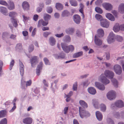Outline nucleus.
I'll list each match as a JSON object with an SVG mask.
<instances>
[{"label": "nucleus", "instance_id": "338daca9", "mask_svg": "<svg viewBox=\"0 0 124 124\" xmlns=\"http://www.w3.org/2000/svg\"><path fill=\"white\" fill-rule=\"evenodd\" d=\"M114 117L117 119L119 118L120 116V115L118 112H116L114 113Z\"/></svg>", "mask_w": 124, "mask_h": 124}, {"label": "nucleus", "instance_id": "2f4dec72", "mask_svg": "<svg viewBox=\"0 0 124 124\" xmlns=\"http://www.w3.org/2000/svg\"><path fill=\"white\" fill-rule=\"evenodd\" d=\"M120 25L118 23H116L115 24L113 28V30L116 32L118 31L120 29Z\"/></svg>", "mask_w": 124, "mask_h": 124}, {"label": "nucleus", "instance_id": "5fc2aeb1", "mask_svg": "<svg viewBox=\"0 0 124 124\" xmlns=\"http://www.w3.org/2000/svg\"><path fill=\"white\" fill-rule=\"evenodd\" d=\"M0 124H7V120L6 118L2 119L0 122Z\"/></svg>", "mask_w": 124, "mask_h": 124}, {"label": "nucleus", "instance_id": "39448f33", "mask_svg": "<svg viewBox=\"0 0 124 124\" xmlns=\"http://www.w3.org/2000/svg\"><path fill=\"white\" fill-rule=\"evenodd\" d=\"M105 76L111 79L114 77V73L112 71L109 70H106L104 72Z\"/></svg>", "mask_w": 124, "mask_h": 124}, {"label": "nucleus", "instance_id": "4d7b16f0", "mask_svg": "<svg viewBox=\"0 0 124 124\" xmlns=\"http://www.w3.org/2000/svg\"><path fill=\"white\" fill-rule=\"evenodd\" d=\"M77 82H76L73 85V89L74 91H76L77 90Z\"/></svg>", "mask_w": 124, "mask_h": 124}, {"label": "nucleus", "instance_id": "6e6d98bb", "mask_svg": "<svg viewBox=\"0 0 124 124\" xmlns=\"http://www.w3.org/2000/svg\"><path fill=\"white\" fill-rule=\"evenodd\" d=\"M22 16L23 17V21L24 23L29 20V17L25 16L24 15H23Z\"/></svg>", "mask_w": 124, "mask_h": 124}, {"label": "nucleus", "instance_id": "6ab92c4d", "mask_svg": "<svg viewBox=\"0 0 124 124\" xmlns=\"http://www.w3.org/2000/svg\"><path fill=\"white\" fill-rule=\"evenodd\" d=\"M48 23V22H46L43 19H41L38 21V27H40L42 25L43 26H46L47 25Z\"/></svg>", "mask_w": 124, "mask_h": 124}, {"label": "nucleus", "instance_id": "dca6fc26", "mask_svg": "<svg viewBox=\"0 0 124 124\" xmlns=\"http://www.w3.org/2000/svg\"><path fill=\"white\" fill-rule=\"evenodd\" d=\"M19 70L20 73L21 75L22 76L24 73V67L23 64L19 60Z\"/></svg>", "mask_w": 124, "mask_h": 124}, {"label": "nucleus", "instance_id": "c9c22d12", "mask_svg": "<svg viewBox=\"0 0 124 124\" xmlns=\"http://www.w3.org/2000/svg\"><path fill=\"white\" fill-rule=\"evenodd\" d=\"M92 103L95 108H98L99 102L97 100L95 99H93Z\"/></svg>", "mask_w": 124, "mask_h": 124}, {"label": "nucleus", "instance_id": "f8f14e48", "mask_svg": "<svg viewBox=\"0 0 124 124\" xmlns=\"http://www.w3.org/2000/svg\"><path fill=\"white\" fill-rule=\"evenodd\" d=\"M8 5L7 6L8 9L9 10H13L15 9V6L13 2L10 0L8 1Z\"/></svg>", "mask_w": 124, "mask_h": 124}, {"label": "nucleus", "instance_id": "bf43d9fd", "mask_svg": "<svg viewBox=\"0 0 124 124\" xmlns=\"http://www.w3.org/2000/svg\"><path fill=\"white\" fill-rule=\"evenodd\" d=\"M44 61L45 62V63L46 65H50V63L49 62L48 59L46 58H44Z\"/></svg>", "mask_w": 124, "mask_h": 124}, {"label": "nucleus", "instance_id": "1a4fd4ad", "mask_svg": "<svg viewBox=\"0 0 124 124\" xmlns=\"http://www.w3.org/2000/svg\"><path fill=\"white\" fill-rule=\"evenodd\" d=\"M95 86L99 89L101 91H104L105 87L103 84L98 82H96L95 83Z\"/></svg>", "mask_w": 124, "mask_h": 124}, {"label": "nucleus", "instance_id": "a878e982", "mask_svg": "<svg viewBox=\"0 0 124 124\" xmlns=\"http://www.w3.org/2000/svg\"><path fill=\"white\" fill-rule=\"evenodd\" d=\"M118 11L119 12L122 14L124 13V4L121 3L119 6Z\"/></svg>", "mask_w": 124, "mask_h": 124}, {"label": "nucleus", "instance_id": "9b49d317", "mask_svg": "<svg viewBox=\"0 0 124 124\" xmlns=\"http://www.w3.org/2000/svg\"><path fill=\"white\" fill-rule=\"evenodd\" d=\"M101 26L103 27L106 28L108 27L109 23L106 19H103L100 22Z\"/></svg>", "mask_w": 124, "mask_h": 124}, {"label": "nucleus", "instance_id": "b1692460", "mask_svg": "<svg viewBox=\"0 0 124 124\" xmlns=\"http://www.w3.org/2000/svg\"><path fill=\"white\" fill-rule=\"evenodd\" d=\"M0 12L4 15H8V10L6 8L1 6L0 7Z\"/></svg>", "mask_w": 124, "mask_h": 124}, {"label": "nucleus", "instance_id": "58836bf2", "mask_svg": "<svg viewBox=\"0 0 124 124\" xmlns=\"http://www.w3.org/2000/svg\"><path fill=\"white\" fill-rule=\"evenodd\" d=\"M100 108L101 111L105 112L106 110V107L105 104H101L100 105Z\"/></svg>", "mask_w": 124, "mask_h": 124}, {"label": "nucleus", "instance_id": "680f3d73", "mask_svg": "<svg viewBox=\"0 0 124 124\" xmlns=\"http://www.w3.org/2000/svg\"><path fill=\"white\" fill-rule=\"evenodd\" d=\"M73 94V92L72 91H70L67 95L65 94L64 97H68V98H70Z\"/></svg>", "mask_w": 124, "mask_h": 124}, {"label": "nucleus", "instance_id": "f704fd0d", "mask_svg": "<svg viewBox=\"0 0 124 124\" xmlns=\"http://www.w3.org/2000/svg\"><path fill=\"white\" fill-rule=\"evenodd\" d=\"M51 16L46 13H44L43 16V18L46 22L50 20L51 18Z\"/></svg>", "mask_w": 124, "mask_h": 124}, {"label": "nucleus", "instance_id": "473e14b6", "mask_svg": "<svg viewBox=\"0 0 124 124\" xmlns=\"http://www.w3.org/2000/svg\"><path fill=\"white\" fill-rule=\"evenodd\" d=\"M70 13L67 10H64L62 12L61 16L63 17H67L69 16Z\"/></svg>", "mask_w": 124, "mask_h": 124}, {"label": "nucleus", "instance_id": "4be33fe9", "mask_svg": "<svg viewBox=\"0 0 124 124\" xmlns=\"http://www.w3.org/2000/svg\"><path fill=\"white\" fill-rule=\"evenodd\" d=\"M95 114L96 118L99 121H101L102 120V115L100 111H97L95 113Z\"/></svg>", "mask_w": 124, "mask_h": 124}, {"label": "nucleus", "instance_id": "423d86ee", "mask_svg": "<svg viewBox=\"0 0 124 124\" xmlns=\"http://www.w3.org/2000/svg\"><path fill=\"white\" fill-rule=\"evenodd\" d=\"M114 69L115 73L117 74L120 75L122 72V68L120 66L116 64L114 66Z\"/></svg>", "mask_w": 124, "mask_h": 124}, {"label": "nucleus", "instance_id": "c85d7f7f", "mask_svg": "<svg viewBox=\"0 0 124 124\" xmlns=\"http://www.w3.org/2000/svg\"><path fill=\"white\" fill-rule=\"evenodd\" d=\"M98 36L99 37H103L104 34V31L102 29H99L97 30Z\"/></svg>", "mask_w": 124, "mask_h": 124}, {"label": "nucleus", "instance_id": "2eb2a0df", "mask_svg": "<svg viewBox=\"0 0 124 124\" xmlns=\"http://www.w3.org/2000/svg\"><path fill=\"white\" fill-rule=\"evenodd\" d=\"M32 119L30 117H26L23 119V122L25 124H31L32 122Z\"/></svg>", "mask_w": 124, "mask_h": 124}, {"label": "nucleus", "instance_id": "412c9836", "mask_svg": "<svg viewBox=\"0 0 124 124\" xmlns=\"http://www.w3.org/2000/svg\"><path fill=\"white\" fill-rule=\"evenodd\" d=\"M49 42L50 44L52 46H54L56 42L55 39L53 37H50L49 39Z\"/></svg>", "mask_w": 124, "mask_h": 124}, {"label": "nucleus", "instance_id": "cd10ccee", "mask_svg": "<svg viewBox=\"0 0 124 124\" xmlns=\"http://www.w3.org/2000/svg\"><path fill=\"white\" fill-rule=\"evenodd\" d=\"M79 103L80 105L84 108H87L88 106L87 103L84 101L80 100L79 101Z\"/></svg>", "mask_w": 124, "mask_h": 124}, {"label": "nucleus", "instance_id": "aec40b11", "mask_svg": "<svg viewBox=\"0 0 124 124\" xmlns=\"http://www.w3.org/2000/svg\"><path fill=\"white\" fill-rule=\"evenodd\" d=\"M87 91L88 93L92 95H95L96 93V91L95 89L93 87L88 88L87 89Z\"/></svg>", "mask_w": 124, "mask_h": 124}, {"label": "nucleus", "instance_id": "7c9ffc66", "mask_svg": "<svg viewBox=\"0 0 124 124\" xmlns=\"http://www.w3.org/2000/svg\"><path fill=\"white\" fill-rule=\"evenodd\" d=\"M55 7L57 10H62L63 8V6L62 5L59 3H56Z\"/></svg>", "mask_w": 124, "mask_h": 124}, {"label": "nucleus", "instance_id": "a211bd4d", "mask_svg": "<svg viewBox=\"0 0 124 124\" xmlns=\"http://www.w3.org/2000/svg\"><path fill=\"white\" fill-rule=\"evenodd\" d=\"M22 6L24 10L27 11L29 9V4L26 1H24L22 3Z\"/></svg>", "mask_w": 124, "mask_h": 124}, {"label": "nucleus", "instance_id": "5701e85b", "mask_svg": "<svg viewBox=\"0 0 124 124\" xmlns=\"http://www.w3.org/2000/svg\"><path fill=\"white\" fill-rule=\"evenodd\" d=\"M115 105L116 106L119 108H122L124 106L123 102L120 100L117 101L115 102Z\"/></svg>", "mask_w": 124, "mask_h": 124}, {"label": "nucleus", "instance_id": "a18cd8bd", "mask_svg": "<svg viewBox=\"0 0 124 124\" xmlns=\"http://www.w3.org/2000/svg\"><path fill=\"white\" fill-rule=\"evenodd\" d=\"M58 81V80H55V81H54V83L55 84V85L54 86V87H53V84L52 83L51 84V87L52 88V91H53L54 92V89H56L57 88L56 84L57 83Z\"/></svg>", "mask_w": 124, "mask_h": 124}, {"label": "nucleus", "instance_id": "37998d69", "mask_svg": "<svg viewBox=\"0 0 124 124\" xmlns=\"http://www.w3.org/2000/svg\"><path fill=\"white\" fill-rule=\"evenodd\" d=\"M95 17L97 20L98 21H100V22L103 19L102 16L98 14H97L95 15Z\"/></svg>", "mask_w": 124, "mask_h": 124}, {"label": "nucleus", "instance_id": "a19ab883", "mask_svg": "<svg viewBox=\"0 0 124 124\" xmlns=\"http://www.w3.org/2000/svg\"><path fill=\"white\" fill-rule=\"evenodd\" d=\"M9 36V33L6 32H5L3 33L2 35V38L4 40H5L6 38H8Z\"/></svg>", "mask_w": 124, "mask_h": 124}, {"label": "nucleus", "instance_id": "20e7f679", "mask_svg": "<svg viewBox=\"0 0 124 124\" xmlns=\"http://www.w3.org/2000/svg\"><path fill=\"white\" fill-rule=\"evenodd\" d=\"M100 80L105 85H107L110 83V81L104 76L103 74H101L99 77Z\"/></svg>", "mask_w": 124, "mask_h": 124}, {"label": "nucleus", "instance_id": "c756f323", "mask_svg": "<svg viewBox=\"0 0 124 124\" xmlns=\"http://www.w3.org/2000/svg\"><path fill=\"white\" fill-rule=\"evenodd\" d=\"M83 52L80 51L75 53L73 55V58H77L80 57L82 55Z\"/></svg>", "mask_w": 124, "mask_h": 124}, {"label": "nucleus", "instance_id": "72a5a7b5", "mask_svg": "<svg viewBox=\"0 0 124 124\" xmlns=\"http://www.w3.org/2000/svg\"><path fill=\"white\" fill-rule=\"evenodd\" d=\"M62 40L64 42H69L70 41L71 38L69 36L66 35L64 36Z\"/></svg>", "mask_w": 124, "mask_h": 124}, {"label": "nucleus", "instance_id": "69168bd1", "mask_svg": "<svg viewBox=\"0 0 124 124\" xmlns=\"http://www.w3.org/2000/svg\"><path fill=\"white\" fill-rule=\"evenodd\" d=\"M25 81H21V88L22 89H26V87H25Z\"/></svg>", "mask_w": 124, "mask_h": 124}, {"label": "nucleus", "instance_id": "0eeeda50", "mask_svg": "<svg viewBox=\"0 0 124 124\" xmlns=\"http://www.w3.org/2000/svg\"><path fill=\"white\" fill-rule=\"evenodd\" d=\"M30 62L31 66L34 67L38 62V57L36 56H33L31 58Z\"/></svg>", "mask_w": 124, "mask_h": 124}, {"label": "nucleus", "instance_id": "9d476101", "mask_svg": "<svg viewBox=\"0 0 124 124\" xmlns=\"http://www.w3.org/2000/svg\"><path fill=\"white\" fill-rule=\"evenodd\" d=\"M103 7L107 10L110 11L113 8L112 5L109 3L105 2L102 3Z\"/></svg>", "mask_w": 124, "mask_h": 124}, {"label": "nucleus", "instance_id": "bb28decb", "mask_svg": "<svg viewBox=\"0 0 124 124\" xmlns=\"http://www.w3.org/2000/svg\"><path fill=\"white\" fill-rule=\"evenodd\" d=\"M74 28H69L65 30V32L67 34L70 35H72L74 33Z\"/></svg>", "mask_w": 124, "mask_h": 124}, {"label": "nucleus", "instance_id": "f03ea898", "mask_svg": "<svg viewBox=\"0 0 124 124\" xmlns=\"http://www.w3.org/2000/svg\"><path fill=\"white\" fill-rule=\"evenodd\" d=\"M61 46L63 50L67 53H69L70 51L72 52L74 50V47L72 45L67 46L64 43H62Z\"/></svg>", "mask_w": 124, "mask_h": 124}, {"label": "nucleus", "instance_id": "774afa93", "mask_svg": "<svg viewBox=\"0 0 124 124\" xmlns=\"http://www.w3.org/2000/svg\"><path fill=\"white\" fill-rule=\"evenodd\" d=\"M51 33L50 32H45L43 33V36L45 37H47Z\"/></svg>", "mask_w": 124, "mask_h": 124}, {"label": "nucleus", "instance_id": "09e8293b", "mask_svg": "<svg viewBox=\"0 0 124 124\" xmlns=\"http://www.w3.org/2000/svg\"><path fill=\"white\" fill-rule=\"evenodd\" d=\"M34 49V46L33 45L31 44L28 47V50L29 53L32 52Z\"/></svg>", "mask_w": 124, "mask_h": 124}, {"label": "nucleus", "instance_id": "0e129e2a", "mask_svg": "<svg viewBox=\"0 0 124 124\" xmlns=\"http://www.w3.org/2000/svg\"><path fill=\"white\" fill-rule=\"evenodd\" d=\"M59 54L61 59H64L65 58V54L63 52H62L59 53Z\"/></svg>", "mask_w": 124, "mask_h": 124}, {"label": "nucleus", "instance_id": "f3484780", "mask_svg": "<svg viewBox=\"0 0 124 124\" xmlns=\"http://www.w3.org/2000/svg\"><path fill=\"white\" fill-rule=\"evenodd\" d=\"M94 41L95 44L98 46L101 45L102 43L101 40L96 36H95Z\"/></svg>", "mask_w": 124, "mask_h": 124}, {"label": "nucleus", "instance_id": "8fccbe9b", "mask_svg": "<svg viewBox=\"0 0 124 124\" xmlns=\"http://www.w3.org/2000/svg\"><path fill=\"white\" fill-rule=\"evenodd\" d=\"M16 50L18 51L21 50L22 49L21 44H17L16 46Z\"/></svg>", "mask_w": 124, "mask_h": 124}, {"label": "nucleus", "instance_id": "393cba45", "mask_svg": "<svg viewBox=\"0 0 124 124\" xmlns=\"http://www.w3.org/2000/svg\"><path fill=\"white\" fill-rule=\"evenodd\" d=\"M106 16L108 19L111 21H114L115 20L114 16L110 13L107 14L106 15Z\"/></svg>", "mask_w": 124, "mask_h": 124}, {"label": "nucleus", "instance_id": "052dcab7", "mask_svg": "<svg viewBox=\"0 0 124 124\" xmlns=\"http://www.w3.org/2000/svg\"><path fill=\"white\" fill-rule=\"evenodd\" d=\"M0 4L6 6L8 5V3L6 1L2 0H0Z\"/></svg>", "mask_w": 124, "mask_h": 124}, {"label": "nucleus", "instance_id": "ddd939ff", "mask_svg": "<svg viewBox=\"0 0 124 124\" xmlns=\"http://www.w3.org/2000/svg\"><path fill=\"white\" fill-rule=\"evenodd\" d=\"M73 20L74 22L77 24H79L80 23L81 17L79 16L78 15H75L73 16Z\"/></svg>", "mask_w": 124, "mask_h": 124}, {"label": "nucleus", "instance_id": "603ef678", "mask_svg": "<svg viewBox=\"0 0 124 124\" xmlns=\"http://www.w3.org/2000/svg\"><path fill=\"white\" fill-rule=\"evenodd\" d=\"M46 11L49 13H51L53 11V8L50 7H48L46 8Z\"/></svg>", "mask_w": 124, "mask_h": 124}, {"label": "nucleus", "instance_id": "4c0bfd02", "mask_svg": "<svg viewBox=\"0 0 124 124\" xmlns=\"http://www.w3.org/2000/svg\"><path fill=\"white\" fill-rule=\"evenodd\" d=\"M79 6V8L80 9L79 10V11L82 14L83 17H84V16L83 14V10L84 8V6L82 3H80Z\"/></svg>", "mask_w": 124, "mask_h": 124}, {"label": "nucleus", "instance_id": "7ed1b4c3", "mask_svg": "<svg viewBox=\"0 0 124 124\" xmlns=\"http://www.w3.org/2000/svg\"><path fill=\"white\" fill-rule=\"evenodd\" d=\"M107 98L110 100L114 99L116 97V94L115 91L111 90L109 91L107 94Z\"/></svg>", "mask_w": 124, "mask_h": 124}, {"label": "nucleus", "instance_id": "e433bc0d", "mask_svg": "<svg viewBox=\"0 0 124 124\" xmlns=\"http://www.w3.org/2000/svg\"><path fill=\"white\" fill-rule=\"evenodd\" d=\"M69 1L71 5L74 7H76L78 5V3L77 1L75 0H70Z\"/></svg>", "mask_w": 124, "mask_h": 124}, {"label": "nucleus", "instance_id": "c03bdc74", "mask_svg": "<svg viewBox=\"0 0 124 124\" xmlns=\"http://www.w3.org/2000/svg\"><path fill=\"white\" fill-rule=\"evenodd\" d=\"M12 22L13 23V25L16 27L17 26V20L16 19H14L12 18L11 19Z\"/></svg>", "mask_w": 124, "mask_h": 124}, {"label": "nucleus", "instance_id": "49530a36", "mask_svg": "<svg viewBox=\"0 0 124 124\" xmlns=\"http://www.w3.org/2000/svg\"><path fill=\"white\" fill-rule=\"evenodd\" d=\"M95 10L97 12L100 14H101L103 12V11L101 9L98 7H96L95 8Z\"/></svg>", "mask_w": 124, "mask_h": 124}, {"label": "nucleus", "instance_id": "13d9d810", "mask_svg": "<svg viewBox=\"0 0 124 124\" xmlns=\"http://www.w3.org/2000/svg\"><path fill=\"white\" fill-rule=\"evenodd\" d=\"M3 64L2 61L0 60V76H1V73L2 72V70Z\"/></svg>", "mask_w": 124, "mask_h": 124}, {"label": "nucleus", "instance_id": "4468645a", "mask_svg": "<svg viewBox=\"0 0 124 124\" xmlns=\"http://www.w3.org/2000/svg\"><path fill=\"white\" fill-rule=\"evenodd\" d=\"M43 66V64L42 62H40L39 64L38 65L36 69V73L37 75L39 76L40 75V70H42Z\"/></svg>", "mask_w": 124, "mask_h": 124}, {"label": "nucleus", "instance_id": "3c124183", "mask_svg": "<svg viewBox=\"0 0 124 124\" xmlns=\"http://www.w3.org/2000/svg\"><path fill=\"white\" fill-rule=\"evenodd\" d=\"M102 2V0H97L95 2V3L96 5L99 6H100Z\"/></svg>", "mask_w": 124, "mask_h": 124}, {"label": "nucleus", "instance_id": "79ce46f5", "mask_svg": "<svg viewBox=\"0 0 124 124\" xmlns=\"http://www.w3.org/2000/svg\"><path fill=\"white\" fill-rule=\"evenodd\" d=\"M6 111L5 110H2L0 111V117H3L6 115Z\"/></svg>", "mask_w": 124, "mask_h": 124}, {"label": "nucleus", "instance_id": "e2e57ef3", "mask_svg": "<svg viewBox=\"0 0 124 124\" xmlns=\"http://www.w3.org/2000/svg\"><path fill=\"white\" fill-rule=\"evenodd\" d=\"M116 39L119 42H121L123 40L122 37L120 36H117Z\"/></svg>", "mask_w": 124, "mask_h": 124}, {"label": "nucleus", "instance_id": "de8ad7c7", "mask_svg": "<svg viewBox=\"0 0 124 124\" xmlns=\"http://www.w3.org/2000/svg\"><path fill=\"white\" fill-rule=\"evenodd\" d=\"M17 13L15 12L12 11L10 12L9 13V16L12 18L15 17L17 15Z\"/></svg>", "mask_w": 124, "mask_h": 124}, {"label": "nucleus", "instance_id": "864d4df0", "mask_svg": "<svg viewBox=\"0 0 124 124\" xmlns=\"http://www.w3.org/2000/svg\"><path fill=\"white\" fill-rule=\"evenodd\" d=\"M107 122L108 124H114L113 121L110 118H108L107 120Z\"/></svg>", "mask_w": 124, "mask_h": 124}, {"label": "nucleus", "instance_id": "ea45409f", "mask_svg": "<svg viewBox=\"0 0 124 124\" xmlns=\"http://www.w3.org/2000/svg\"><path fill=\"white\" fill-rule=\"evenodd\" d=\"M111 81L114 86L116 87H118V82L114 78L111 79Z\"/></svg>", "mask_w": 124, "mask_h": 124}, {"label": "nucleus", "instance_id": "f257e3e1", "mask_svg": "<svg viewBox=\"0 0 124 124\" xmlns=\"http://www.w3.org/2000/svg\"><path fill=\"white\" fill-rule=\"evenodd\" d=\"M79 111L80 116L82 118H87L90 116V114L88 111L85 110L81 107H79Z\"/></svg>", "mask_w": 124, "mask_h": 124}, {"label": "nucleus", "instance_id": "6e6552de", "mask_svg": "<svg viewBox=\"0 0 124 124\" xmlns=\"http://www.w3.org/2000/svg\"><path fill=\"white\" fill-rule=\"evenodd\" d=\"M115 36L114 33L112 32H110L109 34L108 39V43H112L115 41Z\"/></svg>", "mask_w": 124, "mask_h": 124}]
</instances>
